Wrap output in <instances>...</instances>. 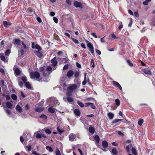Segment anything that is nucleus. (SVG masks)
Segmentation results:
<instances>
[{"label": "nucleus", "mask_w": 155, "mask_h": 155, "mask_svg": "<svg viewBox=\"0 0 155 155\" xmlns=\"http://www.w3.org/2000/svg\"><path fill=\"white\" fill-rule=\"evenodd\" d=\"M40 71L42 72L43 75L46 76L49 75L52 71V68L50 66H44L39 68Z\"/></svg>", "instance_id": "1"}, {"label": "nucleus", "mask_w": 155, "mask_h": 155, "mask_svg": "<svg viewBox=\"0 0 155 155\" xmlns=\"http://www.w3.org/2000/svg\"><path fill=\"white\" fill-rule=\"evenodd\" d=\"M39 73L37 72H31L30 73V78L31 79H35L38 81H43L44 80L41 77H40Z\"/></svg>", "instance_id": "2"}, {"label": "nucleus", "mask_w": 155, "mask_h": 155, "mask_svg": "<svg viewBox=\"0 0 155 155\" xmlns=\"http://www.w3.org/2000/svg\"><path fill=\"white\" fill-rule=\"evenodd\" d=\"M77 85L74 84H71L67 88L68 92L66 94L67 96H70L71 93L73 91L77 89Z\"/></svg>", "instance_id": "3"}, {"label": "nucleus", "mask_w": 155, "mask_h": 155, "mask_svg": "<svg viewBox=\"0 0 155 155\" xmlns=\"http://www.w3.org/2000/svg\"><path fill=\"white\" fill-rule=\"evenodd\" d=\"M86 42L87 43V46L89 48V50L92 54H94V47L93 46L91 42L88 41L87 40H86Z\"/></svg>", "instance_id": "4"}, {"label": "nucleus", "mask_w": 155, "mask_h": 155, "mask_svg": "<svg viewBox=\"0 0 155 155\" xmlns=\"http://www.w3.org/2000/svg\"><path fill=\"white\" fill-rule=\"evenodd\" d=\"M64 101L65 102H68L71 103L73 102L74 101V99L73 98L69 97L67 96V97H64L63 98Z\"/></svg>", "instance_id": "5"}, {"label": "nucleus", "mask_w": 155, "mask_h": 155, "mask_svg": "<svg viewBox=\"0 0 155 155\" xmlns=\"http://www.w3.org/2000/svg\"><path fill=\"white\" fill-rule=\"evenodd\" d=\"M76 136L75 134L73 133L70 134L69 136V139L71 141H74L75 140Z\"/></svg>", "instance_id": "6"}, {"label": "nucleus", "mask_w": 155, "mask_h": 155, "mask_svg": "<svg viewBox=\"0 0 155 155\" xmlns=\"http://www.w3.org/2000/svg\"><path fill=\"white\" fill-rule=\"evenodd\" d=\"M74 5L77 8H82L83 5L82 3L77 1H75L74 3Z\"/></svg>", "instance_id": "7"}, {"label": "nucleus", "mask_w": 155, "mask_h": 155, "mask_svg": "<svg viewBox=\"0 0 155 155\" xmlns=\"http://www.w3.org/2000/svg\"><path fill=\"white\" fill-rule=\"evenodd\" d=\"M36 107L35 110L36 112H42L44 109V107H38L36 105Z\"/></svg>", "instance_id": "8"}, {"label": "nucleus", "mask_w": 155, "mask_h": 155, "mask_svg": "<svg viewBox=\"0 0 155 155\" xmlns=\"http://www.w3.org/2000/svg\"><path fill=\"white\" fill-rule=\"evenodd\" d=\"M143 71L145 74L151 75L152 74V72L148 68H145L143 70Z\"/></svg>", "instance_id": "9"}, {"label": "nucleus", "mask_w": 155, "mask_h": 155, "mask_svg": "<svg viewBox=\"0 0 155 155\" xmlns=\"http://www.w3.org/2000/svg\"><path fill=\"white\" fill-rule=\"evenodd\" d=\"M51 62L52 63V65L53 66H55L57 65L58 62L56 60L55 57L54 58L51 60Z\"/></svg>", "instance_id": "10"}, {"label": "nucleus", "mask_w": 155, "mask_h": 155, "mask_svg": "<svg viewBox=\"0 0 155 155\" xmlns=\"http://www.w3.org/2000/svg\"><path fill=\"white\" fill-rule=\"evenodd\" d=\"M4 26L5 27H7L8 26H10L12 24L10 22H8L6 21H4L3 22Z\"/></svg>", "instance_id": "11"}, {"label": "nucleus", "mask_w": 155, "mask_h": 155, "mask_svg": "<svg viewBox=\"0 0 155 155\" xmlns=\"http://www.w3.org/2000/svg\"><path fill=\"white\" fill-rule=\"evenodd\" d=\"M3 53H1V60L4 61L5 62H7L8 61V59H5V57L3 55Z\"/></svg>", "instance_id": "12"}, {"label": "nucleus", "mask_w": 155, "mask_h": 155, "mask_svg": "<svg viewBox=\"0 0 155 155\" xmlns=\"http://www.w3.org/2000/svg\"><path fill=\"white\" fill-rule=\"evenodd\" d=\"M73 74V71L72 70H70L67 72L66 75L68 78H70L72 76Z\"/></svg>", "instance_id": "13"}, {"label": "nucleus", "mask_w": 155, "mask_h": 155, "mask_svg": "<svg viewBox=\"0 0 155 155\" xmlns=\"http://www.w3.org/2000/svg\"><path fill=\"white\" fill-rule=\"evenodd\" d=\"M94 139L96 141V145H97L100 140V138L98 136L96 135L94 136Z\"/></svg>", "instance_id": "14"}, {"label": "nucleus", "mask_w": 155, "mask_h": 155, "mask_svg": "<svg viewBox=\"0 0 155 155\" xmlns=\"http://www.w3.org/2000/svg\"><path fill=\"white\" fill-rule=\"evenodd\" d=\"M74 113L75 114L78 116H79L81 114L80 110L78 109H75L74 110Z\"/></svg>", "instance_id": "15"}, {"label": "nucleus", "mask_w": 155, "mask_h": 155, "mask_svg": "<svg viewBox=\"0 0 155 155\" xmlns=\"http://www.w3.org/2000/svg\"><path fill=\"white\" fill-rule=\"evenodd\" d=\"M23 31L19 27L16 28L15 31V32L18 33V32H22Z\"/></svg>", "instance_id": "16"}, {"label": "nucleus", "mask_w": 155, "mask_h": 155, "mask_svg": "<svg viewBox=\"0 0 155 155\" xmlns=\"http://www.w3.org/2000/svg\"><path fill=\"white\" fill-rule=\"evenodd\" d=\"M55 109L52 107H50L48 109V111L51 113H54L55 111Z\"/></svg>", "instance_id": "17"}, {"label": "nucleus", "mask_w": 155, "mask_h": 155, "mask_svg": "<svg viewBox=\"0 0 155 155\" xmlns=\"http://www.w3.org/2000/svg\"><path fill=\"white\" fill-rule=\"evenodd\" d=\"M16 110L20 113H21L22 112L21 108L20 106L19 105H17L15 108Z\"/></svg>", "instance_id": "18"}, {"label": "nucleus", "mask_w": 155, "mask_h": 155, "mask_svg": "<svg viewBox=\"0 0 155 155\" xmlns=\"http://www.w3.org/2000/svg\"><path fill=\"white\" fill-rule=\"evenodd\" d=\"M108 143L106 141H104L102 142V145L104 148L107 147L108 146Z\"/></svg>", "instance_id": "19"}, {"label": "nucleus", "mask_w": 155, "mask_h": 155, "mask_svg": "<svg viewBox=\"0 0 155 155\" xmlns=\"http://www.w3.org/2000/svg\"><path fill=\"white\" fill-rule=\"evenodd\" d=\"M25 85L26 87L28 89H31V84H30L29 82H27L25 83Z\"/></svg>", "instance_id": "20"}, {"label": "nucleus", "mask_w": 155, "mask_h": 155, "mask_svg": "<svg viewBox=\"0 0 155 155\" xmlns=\"http://www.w3.org/2000/svg\"><path fill=\"white\" fill-rule=\"evenodd\" d=\"M89 130L91 134H94V129L93 127H90L89 128Z\"/></svg>", "instance_id": "21"}, {"label": "nucleus", "mask_w": 155, "mask_h": 155, "mask_svg": "<svg viewBox=\"0 0 155 155\" xmlns=\"http://www.w3.org/2000/svg\"><path fill=\"white\" fill-rule=\"evenodd\" d=\"M107 115L109 118L111 119H112L114 117V114L111 112L108 113Z\"/></svg>", "instance_id": "22"}, {"label": "nucleus", "mask_w": 155, "mask_h": 155, "mask_svg": "<svg viewBox=\"0 0 155 155\" xmlns=\"http://www.w3.org/2000/svg\"><path fill=\"white\" fill-rule=\"evenodd\" d=\"M15 73L18 75H19L21 73V71L18 68H16L15 69Z\"/></svg>", "instance_id": "23"}, {"label": "nucleus", "mask_w": 155, "mask_h": 155, "mask_svg": "<svg viewBox=\"0 0 155 155\" xmlns=\"http://www.w3.org/2000/svg\"><path fill=\"white\" fill-rule=\"evenodd\" d=\"M6 106L9 108H11L12 107V104L10 102H7L6 103Z\"/></svg>", "instance_id": "24"}, {"label": "nucleus", "mask_w": 155, "mask_h": 155, "mask_svg": "<svg viewBox=\"0 0 155 155\" xmlns=\"http://www.w3.org/2000/svg\"><path fill=\"white\" fill-rule=\"evenodd\" d=\"M132 145L131 144H129L126 147V149L127 152L129 153L130 151V149L132 147Z\"/></svg>", "instance_id": "25"}, {"label": "nucleus", "mask_w": 155, "mask_h": 155, "mask_svg": "<svg viewBox=\"0 0 155 155\" xmlns=\"http://www.w3.org/2000/svg\"><path fill=\"white\" fill-rule=\"evenodd\" d=\"M57 130L58 131L59 134H61L64 131V130L62 129H60L59 127H57Z\"/></svg>", "instance_id": "26"}, {"label": "nucleus", "mask_w": 155, "mask_h": 155, "mask_svg": "<svg viewBox=\"0 0 155 155\" xmlns=\"http://www.w3.org/2000/svg\"><path fill=\"white\" fill-rule=\"evenodd\" d=\"M36 54L37 56L39 58H41L42 56V54L39 51H36Z\"/></svg>", "instance_id": "27"}, {"label": "nucleus", "mask_w": 155, "mask_h": 155, "mask_svg": "<svg viewBox=\"0 0 155 155\" xmlns=\"http://www.w3.org/2000/svg\"><path fill=\"white\" fill-rule=\"evenodd\" d=\"M86 104L87 105H90V104L92 105L91 106V107L93 109H95L96 108V107H95V106L94 105V104L93 103H86Z\"/></svg>", "instance_id": "28"}, {"label": "nucleus", "mask_w": 155, "mask_h": 155, "mask_svg": "<svg viewBox=\"0 0 155 155\" xmlns=\"http://www.w3.org/2000/svg\"><path fill=\"white\" fill-rule=\"evenodd\" d=\"M112 153L113 154H117L118 152L116 148L113 149L112 150Z\"/></svg>", "instance_id": "29"}, {"label": "nucleus", "mask_w": 155, "mask_h": 155, "mask_svg": "<svg viewBox=\"0 0 155 155\" xmlns=\"http://www.w3.org/2000/svg\"><path fill=\"white\" fill-rule=\"evenodd\" d=\"M21 80L23 81L25 83L27 82V79L25 76H22L21 77Z\"/></svg>", "instance_id": "30"}, {"label": "nucleus", "mask_w": 155, "mask_h": 155, "mask_svg": "<svg viewBox=\"0 0 155 155\" xmlns=\"http://www.w3.org/2000/svg\"><path fill=\"white\" fill-rule=\"evenodd\" d=\"M77 104L81 107H83L84 105L82 103L79 101H77Z\"/></svg>", "instance_id": "31"}, {"label": "nucleus", "mask_w": 155, "mask_h": 155, "mask_svg": "<svg viewBox=\"0 0 155 155\" xmlns=\"http://www.w3.org/2000/svg\"><path fill=\"white\" fill-rule=\"evenodd\" d=\"M151 0H146L145 1H144L143 2V5H148V2H151Z\"/></svg>", "instance_id": "32"}, {"label": "nucleus", "mask_w": 155, "mask_h": 155, "mask_svg": "<svg viewBox=\"0 0 155 155\" xmlns=\"http://www.w3.org/2000/svg\"><path fill=\"white\" fill-rule=\"evenodd\" d=\"M122 120H123L122 119H115L112 122V124H115V123H116L119 121H121Z\"/></svg>", "instance_id": "33"}, {"label": "nucleus", "mask_w": 155, "mask_h": 155, "mask_svg": "<svg viewBox=\"0 0 155 155\" xmlns=\"http://www.w3.org/2000/svg\"><path fill=\"white\" fill-rule=\"evenodd\" d=\"M35 48L38 50L39 51L41 50V47L37 44H36L35 46Z\"/></svg>", "instance_id": "34"}, {"label": "nucleus", "mask_w": 155, "mask_h": 155, "mask_svg": "<svg viewBox=\"0 0 155 155\" xmlns=\"http://www.w3.org/2000/svg\"><path fill=\"white\" fill-rule=\"evenodd\" d=\"M131 151H132V153L134 154L135 155L136 154H137L136 150L133 147H132Z\"/></svg>", "instance_id": "35"}, {"label": "nucleus", "mask_w": 155, "mask_h": 155, "mask_svg": "<svg viewBox=\"0 0 155 155\" xmlns=\"http://www.w3.org/2000/svg\"><path fill=\"white\" fill-rule=\"evenodd\" d=\"M46 148L50 152H52L53 151V149L50 147L48 146H46Z\"/></svg>", "instance_id": "36"}, {"label": "nucleus", "mask_w": 155, "mask_h": 155, "mask_svg": "<svg viewBox=\"0 0 155 155\" xmlns=\"http://www.w3.org/2000/svg\"><path fill=\"white\" fill-rule=\"evenodd\" d=\"M143 122V119H140L138 121V124L140 126H141Z\"/></svg>", "instance_id": "37"}, {"label": "nucleus", "mask_w": 155, "mask_h": 155, "mask_svg": "<svg viewBox=\"0 0 155 155\" xmlns=\"http://www.w3.org/2000/svg\"><path fill=\"white\" fill-rule=\"evenodd\" d=\"M115 102L117 106H119L120 104V101L118 99H117L115 100Z\"/></svg>", "instance_id": "38"}, {"label": "nucleus", "mask_w": 155, "mask_h": 155, "mask_svg": "<svg viewBox=\"0 0 155 155\" xmlns=\"http://www.w3.org/2000/svg\"><path fill=\"white\" fill-rule=\"evenodd\" d=\"M21 41L20 39H15L14 43L16 45H19Z\"/></svg>", "instance_id": "39"}, {"label": "nucleus", "mask_w": 155, "mask_h": 155, "mask_svg": "<svg viewBox=\"0 0 155 155\" xmlns=\"http://www.w3.org/2000/svg\"><path fill=\"white\" fill-rule=\"evenodd\" d=\"M40 118L42 119L43 120H45L47 119V117L45 114L41 115L40 117Z\"/></svg>", "instance_id": "40"}, {"label": "nucleus", "mask_w": 155, "mask_h": 155, "mask_svg": "<svg viewBox=\"0 0 155 155\" xmlns=\"http://www.w3.org/2000/svg\"><path fill=\"white\" fill-rule=\"evenodd\" d=\"M127 62L130 66L131 67H133V64L131 62V61L129 60H127Z\"/></svg>", "instance_id": "41"}, {"label": "nucleus", "mask_w": 155, "mask_h": 155, "mask_svg": "<svg viewBox=\"0 0 155 155\" xmlns=\"http://www.w3.org/2000/svg\"><path fill=\"white\" fill-rule=\"evenodd\" d=\"M37 133V132H36L35 133V134H36V138H41L42 137L41 135L39 133H37V134H36Z\"/></svg>", "instance_id": "42"}, {"label": "nucleus", "mask_w": 155, "mask_h": 155, "mask_svg": "<svg viewBox=\"0 0 155 155\" xmlns=\"http://www.w3.org/2000/svg\"><path fill=\"white\" fill-rule=\"evenodd\" d=\"M11 52L10 50H7L5 53V54L6 56H8L10 54Z\"/></svg>", "instance_id": "43"}, {"label": "nucleus", "mask_w": 155, "mask_h": 155, "mask_svg": "<svg viewBox=\"0 0 155 155\" xmlns=\"http://www.w3.org/2000/svg\"><path fill=\"white\" fill-rule=\"evenodd\" d=\"M32 12V9L31 8L29 7L27 9V12L28 13H31Z\"/></svg>", "instance_id": "44"}, {"label": "nucleus", "mask_w": 155, "mask_h": 155, "mask_svg": "<svg viewBox=\"0 0 155 155\" xmlns=\"http://www.w3.org/2000/svg\"><path fill=\"white\" fill-rule=\"evenodd\" d=\"M79 72L78 71H76L74 73V77L76 78H77L79 76Z\"/></svg>", "instance_id": "45"}, {"label": "nucleus", "mask_w": 155, "mask_h": 155, "mask_svg": "<svg viewBox=\"0 0 155 155\" xmlns=\"http://www.w3.org/2000/svg\"><path fill=\"white\" fill-rule=\"evenodd\" d=\"M12 99L15 100L17 99V97L16 95L15 94H12Z\"/></svg>", "instance_id": "46"}, {"label": "nucleus", "mask_w": 155, "mask_h": 155, "mask_svg": "<svg viewBox=\"0 0 155 155\" xmlns=\"http://www.w3.org/2000/svg\"><path fill=\"white\" fill-rule=\"evenodd\" d=\"M89 81V79H88L87 81H86V79H84V80L82 82V84L83 85H85L87 82H88Z\"/></svg>", "instance_id": "47"}, {"label": "nucleus", "mask_w": 155, "mask_h": 155, "mask_svg": "<svg viewBox=\"0 0 155 155\" xmlns=\"http://www.w3.org/2000/svg\"><path fill=\"white\" fill-rule=\"evenodd\" d=\"M68 59L66 58H64L62 59V61H64V63H66L68 62Z\"/></svg>", "instance_id": "48"}, {"label": "nucleus", "mask_w": 155, "mask_h": 155, "mask_svg": "<svg viewBox=\"0 0 155 155\" xmlns=\"http://www.w3.org/2000/svg\"><path fill=\"white\" fill-rule=\"evenodd\" d=\"M55 153L56 155H61V153L59 151V150L58 149H57L55 151Z\"/></svg>", "instance_id": "49"}, {"label": "nucleus", "mask_w": 155, "mask_h": 155, "mask_svg": "<svg viewBox=\"0 0 155 155\" xmlns=\"http://www.w3.org/2000/svg\"><path fill=\"white\" fill-rule=\"evenodd\" d=\"M21 44H22V45L23 46L24 48L25 49H28V47L27 46L25 45V43L22 42H21Z\"/></svg>", "instance_id": "50"}, {"label": "nucleus", "mask_w": 155, "mask_h": 155, "mask_svg": "<svg viewBox=\"0 0 155 155\" xmlns=\"http://www.w3.org/2000/svg\"><path fill=\"white\" fill-rule=\"evenodd\" d=\"M45 132L48 134H50L51 133V131L49 129H46L45 130Z\"/></svg>", "instance_id": "51"}, {"label": "nucleus", "mask_w": 155, "mask_h": 155, "mask_svg": "<svg viewBox=\"0 0 155 155\" xmlns=\"http://www.w3.org/2000/svg\"><path fill=\"white\" fill-rule=\"evenodd\" d=\"M113 84L114 86L117 87L119 83L117 82L113 81Z\"/></svg>", "instance_id": "52"}, {"label": "nucleus", "mask_w": 155, "mask_h": 155, "mask_svg": "<svg viewBox=\"0 0 155 155\" xmlns=\"http://www.w3.org/2000/svg\"><path fill=\"white\" fill-rule=\"evenodd\" d=\"M68 67L69 66L68 64H66L65 65L63 68V70H65L68 69Z\"/></svg>", "instance_id": "53"}, {"label": "nucleus", "mask_w": 155, "mask_h": 155, "mask_svg": "<svg viewBox=\"0 0 155 155\" xmlns=\"http://www.w3.org/2000/svg\"><path fill=\"white\" fill-rule=\"evenodd\" d=\"M53 19L54 20V21L56 23H57L58 22V18L55 17H54L53 18Z\"/></svg>", "instance_id": "54"}, {"label": "nucleus", "mask_w": 155, "mask_h": 155, "mask_svg": "<svg viewBox=\"0 0 155 155\" xmlns=\"http://www.w3.org/2000/svg\"><path fill=\"white\" fill-rule=\"evenodd\" d=\"M133 23V21H132V19L131 18L130 19V22L128 24V26L129 27H130L131 26V25Z\"/></svg>", "instance_id": "55"}, {"label": "nucleus", "mask_w": 155, "mask_h": 155, "mask_svg": "<svg viewBox=\"0 0 155 155\" xmlns=\"http://www.w3.org/2000/svg\"><path fill=\"white\" fill-rule=\"evenodd\" d=\"M128 13H129V14L130 15H134L133 13L131 10L129 9L128 10Z\"/></svg>", "instance_id": "56"}, {"label": "nucleus", "mask_w": 155, "mask_h": 155, "mask_svg": "<svg viewBox=\"0 0 155 155\" xmlns=\"http://www.w3.org/2000/svg\"><path fill=\"white\" fill-rule=\"evenodd\" d=\"M37 21L39 23H41L42 22V20L41 18L39 17H38L37 18Z\"/></svg>", "instance_id": "57"}, {"label": "nucleus", "mask_w": 155, "mask_h": 155, "mask_svg": "<svg viewBox=\"0 0 155 155\" xmlns=\"http://www.w3.org/2000/svg\"><path fill=\"white\" fill-rule=\"evenodd\" d=\"M66 2L69 5H71V2L70 0H66Z\"/></svg>", "instance_id": "58"}, {"label": "nucleus", "mask_w": 155, "mask_h": 155, "mask_svg": "<svg viewBox=\"0 0 155 155\" xmlns=\"http://www.w3.org/2000/svg\"><path fill=\"white\" fill-rule=\"evenodd\" d=\"M111 37L113 39H116L117 38V37L116 36V35H114V33H112L111 34Z\"/></svg>", "instance_id": "59"}, {"label": "nucleus", "mask_w": 155, "mask_h": 155, "mask_svg": "<svg viewBox=\"0 0 155 155\" xmlns=\"http://www.w3.org/2000/svg\"><path fill=\"white\" fill-rule=\"evenodd\" d=\"M26 148H28V151H30L31 150V146H27L26 147Z\"/></svg>", "instance_id": "60"}, {"label": "nucleus", "mask_w": 155, "mask_h": 155, "mask_svg": "<svg viewBox=\"0 0 155 155\" xmlns=\"http://www.w3.org/2000/svg\"><path fill=\"white\" fill-rule=\"evenodd\" d=\"M0 71L2 74H4L5 73L4 70L2 68H0Z\"/></svg>", "instance_id": "61"}, {"label": "nucleus", "mask_w": 155, "mask_h": 155, "mask_svg": "<svg viewBox=\"0 0 155 155\" xmlns=\"http://www.w3.org/2000/svg\"><path fill=\"white\" fill-rule=\"evenodd\" d=\"M19 85L21 87H22L23 86V83L21 81H19L18 82Z\"/></svg>", "instance_id": "62"}, {"label": "nucleus", "mask_w": 155, "mask_h": 155, "mask_svg": "<svg viewBox=\"0 0 155 155\" xmlns=\"http://www.w3.org/2000/svg\"><path fill=\"white\" fill-rule=\"evenodd\" d=\"M77 67L79 68H81V65L80 64H79L78 62H77L76 63Z\"/></svg>", "instance_id": "63"}, {"label": "nucleus", "mask_w": 155, "mask_h": 155, "mask_svg": "<svg viewBox=\"0 0 155 155\" xmlns=\"http://www.w3.org/2000/svg\"><path fill=\"white\" fill-rule=\"evenodd\" d=\"M32 154L35 155H40V154L37 153L35 151H33L32 152Z\"/></svg>", "instance_id": "64"}]
</instances>
